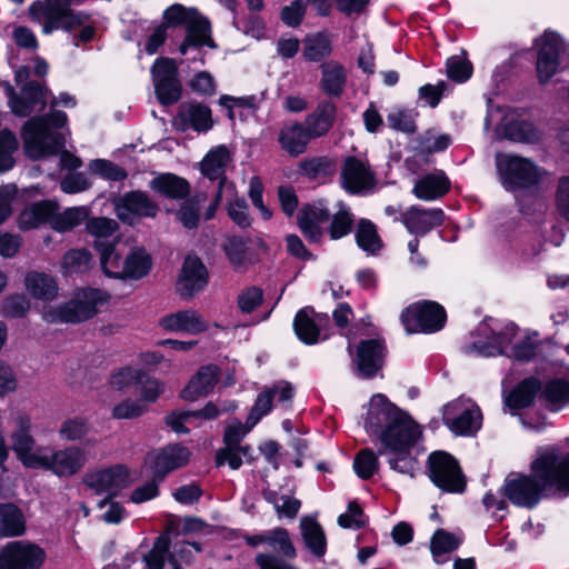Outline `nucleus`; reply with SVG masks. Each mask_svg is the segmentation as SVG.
I'll use <instances>...</instances> for the list:
<instances>
[{"label":"nucleus","mask_w":569,"mask_h":569,"mask_svg":"<svg viewBox=\"0 0 569 569\" xmlns=\"http://www.w3.org/2000/svg\"><path fill=\"white\" fill-rule=\"evenodd\" d=\"M356 241L366 252L376 253L381 248V240L377 233L376 226L366 219L358 222Z\"/></svg>","instance_id":"49"},{"label":"nucleus","mask_w":569,"mask_h":569,"mask_svg":"<svg viewBox=\"0 0 569 569\" xmlns=\"http://www.w3.org/2000/svg\"><path fill=\"white\" fill-rule=\"evenodd\" d=\"M431 481L447 492L460 493L465 490V478L458 461L445 451L432 452L428 458Z\"/></svg>","instance_id":"11"},{"label":"nucleus","mask_w":569,"mask_h":569,"mask_svg":"<svg viewBox=\"0 0 569 569\" xmlns=\"http://www.w3.org/2000/svg\"><path fill=\"white\" fill-rule=\"evenodd\" d=\"M302 57L310 62H320L332 53V38L321 31L308 34L303 38Z\"/></svg>","instance_id":"37"},{"label":"nucleus","mask_w":569,"mask_h":569,"mask_svg":"<svg viewBox=\"0 0 569 569\" xmlns=\"http://www.w3.org/2000/svg\"><path fill=\"white\" fill-rule=\"evenodd\" d=\"M142 379L141 369L133 367H123L112 373L110 378V386L112 389L123 391L131 386L140 382Z\"/></svg>","instance_id":"59"},{"label":"nucleus","mask_w":569,"mask_h":569,"mask_svg":"<svg viewBox=\"0 0 569 569\" xmlns=\"http://www.w3.org/2000/svg\"><path fill=\"white\" fill-rule=\"evenodd\" d=\"M67 121L64 112L52 111L47 117L33 118L26 122L22 131L26 153L32 159L54 154L64 142L61 136L51 132L50 128H63Z\"/></svg>","instance_id":"4"},{"label":"nucleus","mask_w":569,"mask_h":569,"mask_svg":"<svg viewBox=\"0 0 569 569\" xmlns=\"http://www.w3.org/2000/svg\"><path fill=\"white\" fill-rule=\"evenodd\" d=\"M204 201V197L197 196L184 201L177 212L178 220L187 229H194L198 227L200 220V208Z\"/></svg>","instance_id":"54"},{"label":"nucleus","mask_w":569,"mask_h":569,"mask_svg":"<svg viewBox=\"0 0 569 569\" xmlns=\"http://www.w3.org/2000/svg\"><path fill=\"white\" fill-rule=\"evenodd\" d=\"M48 90L39 83L30 82L21 90V98L11 97L9 104L13 113L26 117L40 106L42 110L47 103Z\"/></svg>","instance_id":"27"},{"label":"nucleus","mask_w":569,"mask_h":569,"mask_svg":"<svg viewBox=\"0 0 569 569\" xmlns=\"http://www.w3.org/2000/svg\"><path fill=\"white\" fill-rule=\"evenodd\" d=\"M446 318L445 309L433 301L412 303L401 313V322L409 333L438 331Z\"/></svg>","instance_id":"10"},{"label":"nucleus","mask_w":569,"mask_h":569,"mask_svg":"<svg viewBox=\"0 0 569 569\" xmlns=\"http://www.w3.org/2000/svg\"><path fill=\"white\" fill-rule=\"evenodd\" d=\"M16 136L7 130L0 131V172L10 170L14 166L13 153L18 150Z\"/></svg>","instance_id":"56"},{"label":"nucleus","mask_w":569,"mask_h":569,"mask_svg":"<svg viewBox=\"0 0 569 569\" xmlns=\"http://www.w3.org/2000/svg\"><path fill=\"white\" fill-rule=\"evenodd\" d=\"M321 316H315L311 308L299 310L293 320V329L297 337L307 345H313L319 341L320 330L319 322Z\"/></svg>","instance_id":"35"},{"label":"nucleus","mask_w":569,"mask_h":569,"mask_svg":"<svg viewBox=\"0 0 569 569\" xmlns=\"http://www.w3.org/2000/svg\"><path fill=\"white\" fill-rule=\"evenodd\" d=\"M321 90L330 97H340L343 93L347 83V71L342 64L337 61L325 62L320 66Z\"/></svg>","instance_id":"34"},{"label":"nucleus","mask_w":569,"mask_h":569,"mask_svg":"<svg viewBox=\"0 0 569 569\" xmlns=\"http://www.w3.org/2000/svg\"><path fill=\"white\" fill-rule=\"evenodd\" d=\"M147 411L148 407L140 399L124 398L113 406L111 417L117 420H131Z\"/></svg>","instance_id":"53"},{"label":"nucleus","mask_w":569,"mask_h":569,"mask_svg":"<svg viewBox=\"0 0 569 569\" xmlns=\"http://www.w3.org/2000/svg\"><path fill=\"white\" fill-rule=\"evenodd\" d=\"M537 74L541 83L550 80L561 68L569 67V46L555 32H545L537 42Z\"/></svg>","instance_id":"6"},{"label":"nucleus","mask_w":569,"mask_h":569,"mask_svg":"<svg viewBox=\"0 0 569 569\" xmlns=\"http://www.w3.org/2000/svg\"><path fill=\"white\" fill-rule=\"evenodd\" d=\"M159 326L164 331L187 332L190 335H199L208 329L207 322L194 309L179 310L166 315L160 318Z\"/></svg>","instance_id":"22"},{"label":"nucleus","mask_w":569,"mask_h":569,"mask_svg":"<svg viewBox=\"0 0 569 569\" xmlns=\"http://www.w3.org/2000/svg\"><path fill=\"white\" fill-rule=\"evenodd\" d=\"M94 248L99 251L102 272L109 278L123 279L127 246L116 240L108 243L94 241Z\"/></svg>","instance_id":"24"},{"label":"nucleus","mask_w":569,"mask_h":569,"mask_svg":"<svg viewBox=\"0 0 569 569\" xmlns=\"http://www.w3.org/2000/svg\"><path fill=\"white\" fill-rule=\"evenodd\" d=\"M532 477L507 479L506 497L516 506L531 508L545 491L556 489L569 492V453L548 448L538 453L531 463Z\"/></svg>","instance_id":"1"},{"label":"nucleus","mask_w":569,"mask_h":569,"mask_svg":"<svg viewBox=\"0 0 569 569\" xmlns=\"http://www.w3.org/2000/svg\"><path fill=\"white\" fill-rule=\"evenodd\" d=\"M461 541L462 539L455 533H450L445 530H437L431 539L430 547L435 560L438 563L443 562L446 559H442L441 557L456 550Z\"/></svg>","instance_id":"50"},{"label":"nucleus","mask_w":569,"mask_h":569,"mask_svg":"<svg viewBox=\"0 0 569 569\" xmlns=\"http://www.w3.org/2000/svg\"><path fill=\"white\" fill-rule=\"evenodd\" d=\"M89 217L87 207H71L63 212L54 211L51 218V228L58 232L70 231L80 226Z\"/></svg>","instance_id":"43"},{"label":"nucleus","mask_w":569,"mask_h":569,"mask_svg":"<svg viewBox=\"0 0 569 569\" xmlns=\"http://www.w3.org/2000/svg\"><path fill=\"white\" fill-rule=\"evenodd\" d=\"M117 217L127 223H134L144 217H156L158 206L141 191H131L116 202Z\"/></svg>","instance_id":"17"},{"label":"nucleus","mask_w":569,"mask_h":569,"mask_svg":"<svg viewBox=\"0 0 569 569\" xmlns=\"http://www.w3.org/2000/svg\"><path fill=\"white\" fill-rule=\"evenodd\" d=\"M376 183L375 173L365 157L349 156L341 168V184L350 193H362Z\"/></svg>","instance_id":"15"},{"label":"nucleus","mask_w":569,"mask_h":569,"mask_svg":"<svg viewBox=\"0 0 569 569\" xmlns=\"http://www.w3.org/2000/svg\"><path fill=\"white\" fill-rule=\"evenodd\" d=\"M87 460L86 450L79 446H68L59 450L47 447L37 469L51 471L60 478L72 477L82 470Z\"/></svg>","instance_id":"12"},{"label":"nucleus","mask_w":569,"mask_h":569,"mask_svg":"<svg viewBox=\"0 0 569 569\" xmlns=\"http://www.w3.org/2000/svg\"><path fill=\"white\" fill-rule=\"evenodd\" d=\"M168 539L160 537L156 540L152 549L144 556L148 569H163L166 561L171 569H179L178 559L168 555Z\"/></svg>","instance_id":"47"},{"label":"nucleus","mask_w":569,"mask_h":569,"mask_svg":"<svg viewBox=\"0 0 569 569\" xmlns=\"http://www.w3.org/2000/svg\"><path fill=\"white\" fill-rule=\"evenodd\" d=\"M266 498L273 505L279 517L293 519L301 507L300 500L289 496L277 497L274 492H268L266 493Z\"/></svg>","instance_id":"62"},{"label":"nucleus","mask_w":569,"mask_h":569,"mask_svg":"<svg viewBox=\"0 0 569 569\" xmlns=\"http://www.w3.org/2000/svg\"><path fill=\"white\" fill-rule=\"evenodd\" d=\"M378 457L369 448L360 450L353 460V469L357 476L365 480L371 478L378 471Z\"/></svg>","instance_id":"55"},{"label":"nucleus","mask_w":569,"mask_h":569,"mask_svg":"<svg viewBox=\"0 0 569 569\" xmlns=\"http://www.w3.org/2000/svg\"><path fill=\"white\" fill-rule=\"evenodd\" d=\"M516 327L508 326L506 332L495 333L491 341L486 345L481 342L473 343V349L481 356L491 357L502 353L503 349L510 343L511 338L515 336Z\"/></svg>","instance_id":"51"},{"label":"nucleus","mask_w":569,"mask_h":569,"mask_svg":"<svg viewBox=\"0 0 569 569\" xmlns=\"http://www.w3.org/2000/svg\"><path fill=\"white\" fill-rule=\"evenodd\" d=\"M208 283V271L201 260L196 256L184 259L177 281V292L180 297L190 299L203 290Z\"/></svg>","instance_id":"19"},{"label":"nucleus","mask_w":569,"mask_h":569,"mask_svg":"<svg viewBox=\"0 0 569 569\" xmlns=\"http://www.w3.org/2000/svg\"><path fill=\"white\" fill-rule=\"evenodd\" d=\"M337 114L333 103L325 101L307 116L305 128L312 139L320 138L329 132Z\"/></svg>","instance_id":"31"},{"label":"nucleus","mask_w":569,"mask_h":569,"mask_svg":"<svg viewBox=\"0 0 569 569\" xmlns=\"http://www.w3.org/2000/svg\"><path fill=\"white\" fill-rule=\"evenodd\" d=\"M132 481L133 477L129 469L121 465L90 472L84 478L89 488L108 497L116 496Z\"/></svg>","instance_id":"16"},{"label":"nucleus","mask_w":569,"mask_h":569,"mask_svg":"<svg viewBox=\"0 0 569 569\" xmlns=\"http://www.w3.org/2000/svg\"><path fill=\"white\" fill-rule=\"evenodd\" d=\"M365 429L369 435L377 436L381 446L392 449L403 448L420 435L415 421L381 393L370 399Z\"/></svg>","instance_id":"2"},{"label":"nucleus","mask_w":569,"mask_h":569,"mask_svg":"<svg viewBox=\"0 0 569 569\" xmlns=\"http://www.w3.org/2000/svg\"><path fill=\"white\" fill-rule=\"evenodd\" d=\"M24 286L32 297L41 300H53L59 291L58 283L52 276L38 271L27 273Z\"/></svg>","instance_id":"36"},{"label":"nucleus","mask_w":569,"mask_h":569,"mask_svg":"<svg viewBox=\"0 0 569 569\" xmlns=\"http://www.w3.org/2000/svg\"><path fill=\"white\" fill-rule=\"evenodd\" d=\"M29 16L32 21L41 26L44 34H50L56 30L72 32L80 29L74 37L78 41H91L96 34V29L88 21V16L82 12L73 11L61 0H38L30 4Z\"/></svg>","instance_id":"3"},{"label":"nucleus","mask_w":569,"mask_h":569,"mask_svg":"<svg viewBox=\"0 0 569 569\" xmlns=\"http://www.w3.org/2000/svg\"><path fill=\"white\" fill-rule=\"evenodd\" d=\"M449 189L448 177L443 171H436L417 180L412 193L420 200L432 201L445 196Z\"/></svg>","instance_id":"32"},{"label":"nucleus","mask_w":569,"mask_h":569,"mask_svg":"<svg viewBox=\"0 0 569 569\" xmlns=\"http://www.w3.org/2000/svg\"><path fill=\"white\" fill-rule=\"evenodd\" d=\"M443 423L457 436H472L482 425V413L470 398L459 397L442 410Z\"/></svg>","instance_id":"7"},{"label":"nucleus","mask_w":569,"mask_h":569,"mask_svg":"<svg viewBox=\"0 0 569 569\" xmlns=\"http://www.w3.org/2000/svg\"><path fill=\"white\" fill-rule=\"evenodd\" d=\"M329 217L328 208L322 201H318L301 209L298 216V224L309 241L318 242L322 238L320 224L328 221Z\"/></svg>","instance_id":"25"},{"label":"nucleus","mask_w":569,"mask_h":569,"mask_svg":"<svg viewBox=\"0 0 569 569\" xmlns=\"http://www.w3.org/2000/svg\"><path fill=\"white\" fill-rule=\"evenodd\" d=\"M86 227L88 232L96 238L94 241L104 243V240L114 234L118 223L112 219L99 217L89 219Z\"/></svg>","instance_id":"60"},{"label":"nucleus","mask_w":569,"mask_h":569,"mask_svg":"<svg viewBox=\"0 0 569 569\" xmlns=\"http://www.w3.org/2000/svg\"><path fill=\"white\" fill-rule=\"evenodd\" d=\"M311 139L305 126L299 122L284 124L278 136L281 149L291 157L302 154Z\"/></svg>","instance_id":"28"},{"label":"nucleus","mask_w":569,"mask_h":569,"mask_svg":"<svg viewBox=\"0 0 569 569\" xmlns=\"http://www.w3.org/2000/svg\"><path fill=\"white\" fill-rule=\"evenodd\" d=\"M496 164L502 184L508 190L526 188L538 182L539 169L529 159L500 153Z\"/></svg>","instance_id":"9"},{"label":"nucleus","mask_w":569,"mask_h":569,"mask_svg":"<svg viewBox=\"0 0 569 569\" xmlns=\"http://www.w3.org/2000/svg\"><path fill=\"white\" fill-rule=\"evenodd\" d=\"M43 561L42 549L22 541L8 543L0 553V569H39Z\"/></svg>","instance_id":"14"},{"label":"nucleus","mask_w":569,"mask_h":569,"mask_svg":"<svg viewBox=\"0 0 569 569\" xmlns=\"http://www.w3.org/2000/svg\"><path fill=\"white\" fill-rule=\"evenodd\" d=\"M190 451L180 445H169L158 451L151 452L147 463L158 480H162L169 472L188 463Z\"/></svg>","instance_id":"18"},{"label":"nucleus","mask_w":569,"mask_h":569,"mask_svg":"<svg viewBox=\"0 0 569 569\" xmlns=\"http://www.w3.org/2000/svg\"><path fill=\"white\" fill-rule=\"evenodd\" d=\"M12 426L13 429L9 435L11 449L26 468L37 469L47 447L37 446L36 439L31 435V420L27 415H14Z\"/></svg>","instance_id":"8"},{"label":"nucleus","mask_w":569,"mask_h":569,"mask_svg":"<svg viewBox=\"0 0 569 569\" xmlns=\"http://www.w3.org/2000/svg\"><path fill=\"white\" fill-rule=\"evenodd\" d=\"M541 399L546 407L557 412L569 405V381L553 379L548 381L541 391Z\"/></svg>","instance_id":"39"},{"label":"nucleus","mask_w":569,"mask_h":569,"mask_svg":"<svg viewBox=\"0 0 569 569\" xmlns=\"http://www.w3.org/2000/svg\"><path fill=\"white\" fill-rule=\"evenodd\" d=\"M57 209L58 206L49 200L32 203L19 213L18 228L26 231L39 228L43 223L51 226V218Z\"/></svg>","instance_id":"30"},{"label":"nucleus","mask_w":569,"mask_h":569,"mask_svg":"<svg viewBox=\"0 0 569 569\" xmlns=\"http://www.w3.org/2000/svg\"><path fill=\"white\" fill-rule=\"evenodd\" d=\"M111 296L108 291L84 287L77 289L71 299L58 308H49L43 312L48 322H82L93 318L109 302Z\"/></svg>","instance_id":"5"},{"label":"nucleus","mask_w":569,"mask_h":569,"mask_svg":"<svg viewBox=\"0 0 569 569\" xmlns=\"http://www.w3.org/2000/svg\"><path fill=\"white\" fill-rule=\"evenodd\" d=\"M269 545L272 549L287 557L288 559H295L297 556L296 548L289 537V533L283 528H276L269 530Z\"/></svg>","instance_id":"57"},{"label":"nucleus","mask_w":569,"mask_h":569,"mask_svg":"<svg viewBox=\"0 0 569 569\" xmlns=\"http://www.w3.org/2000/svg\"><path fill=\"white\" fill-rule=\"evenodd\" d=\"M300 528L306 547L317 557L326 553L327 541L321 526L312 518L306 517L300 521Z\"/></svg>","instance_id":"42"},{"label":"nucleus","mask_w":569,"mask_h":569,"mask_svg":"<svg viewBox=\"0 0 569 569\" xmlns=\"http://www.w3.org/2000/svg\"><path fill=\"white\" fill-rule=\"evenodd\" d=\"M385 356V345L380 339L363 340L359 343L353 358L359 373L369 378L375 376L382 367Z\"/></svg>","instance_id":"23"},{"label":"nucleus","mask_w":569,"mask_h":569,"mask_svg":"<svg viewBox=\"0 0 569 569\" xmlns=\"http://www.w3.org/2000/svg\"><path fill=\"white\" fill-rule=\"evenodd\" d=\"M355 217L349 207L343 203L338 204L337 211L333 212L328 228L330 239L339 240L348 236L353 227Z\"/></svg>","instance_id":"46"},{"label":"nucleus","mask_w":569,"mask_h":569,"mask_svg":"<svg viewBox=\"0 0 569 569\" xmlns=\"http://www.w3.org/2000/svg\"><path fill=\"white\" fill-rule=\"evenodd\" d=\"M220 377V370L214 365L202 366L189 379L181 390L180 397L186 401H197L210 395Z\"/></svg>","instance_id":"21"},{"label":"nucleus","mask_w":569,"mask_h":569,"mask_svg":"<svg viewBox=\"0 0 569 569\" xmlns=\"http://www.w3.org/2000/svg\"><path fill=\"white\" fill-rule=\"evenodd\" d=\"M208 46L214 47V42L211 38L210 23L206 17L201 13L186 27V37L179 47L181 54H187L190 48H201Z\"/></svg>","instance_id":"33"},{"label":"nucleus","mask_w":569,"mask_h":569,"mask_svg":"<svg viewBox=\"0 0 569 569\" xmlns=\"http://www.w3.org/2000/svg\"><path fill=\"white\" fill-rule=\"evenodd\" d=\"M223 250L233 268H241L249 261L247 242L241 238H229Z\"/></svg>","instance_id":"58"},{"label":"nucleus","mask_w":569,"mask_h":569,"mask_svg":"<svg viewBox=\"0 0 569 569\" xmlns=\"http://www.w3.org/2000/svg\"><path fill=\"white\" fill-rule=\"evenodd\" d=\"M445 221V212L439 208L411 206L401 214L406 229L416 236H425Z\"/></svg>","instance_id":"20"},{"label":"nucleus","mask_w":569,"mask_h":569,"mask_svg":"<svg viewBox=\"0 0 569 569\" xmlns=\"http://www.w3.org/2000/svg\"><path fill=\"white\" fill-rule=\"evenodd\" d=\"M92 264L91 253L86 249H71L63 256L61 270L64 276L82 273Z\"/></svg>","instance_id":"48"},{"label":"nucleus","mask_w":569,"mask_h":569,"mask_svg":"<svg viewBox=\"0 0 569 569\" xmlns=\"http://www.w3.org/2000/svg\"><path fill=\"white\" fill-rule=\"evenodd\" d=\"M151 74L159 102L163 106L178 102L182 87L174 61L169 58L157 59L151 68Z\"/></svg>","instance_id":"13"},{"label":"nucleus","mask_w":569,"mask_h":569,"mask_svg":"<svg viewBox=\"0 0 569 569\" xmlns=\"http://www.w3.org/2000/svg\"><path fill=\"white\" fill-rule=\"evenodd\" d=\"M176 123L182 130L192 128L198 132L208 131L213 123L211 110L200 102H184L179 107Z\"/></svg>","instance_id":"26"},{"label":"nucleus","mask_w":569,"mask_h":569,"mask_svg":"<svg viewBox=\"0 0 569 569\" xmlns=\"http://www.w3.org/2000/svg\"><path fill=\"white\" fill-rule=\"evenodd\" d=\"M272 399L273 391L269 390V388L264 389L258 395L257 400L247 418V425H249V428L256 426L262 417L271 411Z\"/></svg>","instance_id":"63"},{"label":"nucleus","mask_w":569,"mask_h":569,"mask_svg":"<svg viewBox=\"0 0 569 569\" xmlns=\"http://www.w3.org/2000/svg\"><path fill=\"white\" fill-rule=\"evenodd\" d=\"M149 186L154 192L171 199H182L190 192L189 182L173 173L159 174Z\"/></svg>","instance_id":"38"},{"label":"nucleus","mask_w":569,"mask_h":569,"mask_svg":"<svg viewBox=\"0 0 569 569\" xmlns=\"http://www.w3.org/2000/svg\"><path fill=\"white\" fill-rule=\"evenodd\" d=\"M413 442L415 441H410L401 449H392L381 446V448L379 449V453L392 455V457L389 459L390 468L400 473L413 477L415 470L417 468V462L416 459L409 453V448L413 445Z\"/></svg>","instance_id":"45"},{"label":"nucleus","mask_w":569,"mask_h":569,"mask_svg":"<svg viewBox=\"0 0 569 569\" xmlns=\"http://www.w3.org/2000/svg\"><path fill=\"white\" fill-rule=\"evenodd\" d=\"M123 279L138 280L148 274L151 269V258L143 248L134 247L127 250L124 256Z\"/></svg>","instance_id":"40"},{"label":"nucleus","mask_w":569,"mask_h":569,"mask_svg":"<svg viewBox=\"0 0 569 569\" xmlns=\"http://www.w3.org/2000/svg\"><path fill=\"white\" fill-rule=\"evenodd\" d=\"M539 381L535 378L526 379L520 382L505 399V403L510 409H521L531 405L537 391Z\"/></svg>","instance_id":"44"},{"label":"nucleus","mask_w":569,"mask_h":569,"mask_svg":"<svg viewBox=\"0 0 569 569\" xmlns=\"http://www.w3.org/2000/svg\"><path fill=\"white\" fill-rule=\"evenodd\" d=\"M89 433V423L81 417H73L64 420L60 428L59 435L68 441L79 440Z\"/></svg>","instance_id":"61"},{"label":"nucleus","mask_w":569,"mask_h":569,"mask_svg":"<svg viewBox=\"0 0 569 569\" xmlns=\"http://www.w3.org/2000/svg\"><path fill=\"white\" fill-rule=\"evenodd\" d=\"M232 161V154L226 146H217L208 151L200 162L201 173L210 180L227 181L226 170Z\"/></svg>","instance_id":"29"},{"label":"nucleus","mask_w":569,"mask_h":569,"mask_svg":"<svg viewBox=\"0 0 569 569\" xmlns=\"http://www.w3.org/2000/svg\"><path fill=\"white\" fill-rule=\"evenodd\" d=\"M26 531V519L21 510L12 503L0 505V535L17 537Z\"/></svg>","instance_id":"41"},{"label":"nucleus","mask_w":569,"mask_h":569,"mask_svg":"<svg viewBox=\"0 0 569 569\" xmlns=\"http://www.w3.org/2000/svg\"><path fill=\"white\" fill-rule=\"evenodd\" d=\"M446 66L448 77L453 81L465 82L472 74V64L463 54L450 57Z\"/></svg>","instance_id":"64"},{"label":"nucleus","mask_w":569,"mask_h":569,"mask_svg":"<svg viewBox=\"0 0 569 569\" xmlns=\"http://www.w3.org/2000/svg\"><path fill=\"white\" fill-rule=\"evenodd\" d=\"M200 12L196 8H187L182 4L174 3L167 8L163 12L166 27L189 26Z\"/></svg>","instance_id":"52"}]
</instances>
